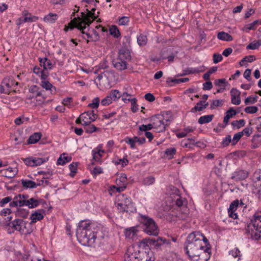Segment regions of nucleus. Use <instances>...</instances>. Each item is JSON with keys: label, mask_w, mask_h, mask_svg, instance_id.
<instances>
[{"label": "nucleus", "mask_w": 261, "mask_h": 261, "mask_svg": "<svg viewBox=\"0 0 261 261\" xmlns=\"http://www.w3.org/2000/svg\"><path fill=\"white\" fill-rule=\"evenodd\" d=\"M12 217V216H8L6 218H4V219L1 222L2 226L5 227H9L12 223L13 222Z\"/></svg>", "instance_id": "obj_42"}, {"label": "nucleus", "mask_w": 261, "mask_h": 261, "mask_svg": "<svg viewBox=\"0 0 261 261\" xmlns=\"http://www.w3.org/2000/svg\"><path fill=\"white\" fill-rule=\"evenodd\" d=\"M65 153H63L57 160V164L63 165L66 163L69 162L71 160V157L69 156H65Z\"/></svg>", "instance_id": "obj_26"}, {"label": "nucleus", "mask_w": 261, "mask_h": 261, "mask_svg": "<svg viewBox=\"0 0 261 261\" xmlns=\"http://www.w3.org/2000/svg\"><path fill=\"white\" fill-rule=\"evenodd\" d=\"M251 125V123L250 122L248 126L243 129L242 131L240 132L243 136L245 135L247 137H249L251 135L253 132V128Z\"/></svg>", "instance_id": "obj_39"}, {"label": "nucleus", "mask_w": 261, "mask_h": 261, "mask_svg": "<svg viewBox=\"0 0 261 261\" xmlns=\"http://www.w3.org/2000/svg\"><path fill=\"white\" fill-rule=\"evenodd\" d=\"M258 111V108L256 106H249L245 108L244 111L248 114H254Z\"/></svg>", "instance_id": "obj_51"}, {"label": "nucleus", "mask_w": 261, "mask_h": 261, "mask_svg": "<svg viewBox=\"0 0 261 261\" xmlns=\"http://www.w3.org/2000/svg\"><path fill=\"white\" fill-rule=\"evenodd\" d=\"M255 60V57L253 55H250L249 56L245 57L240 62V65L241 66L244 65V63L245 62H252L254 60Z\"/></svg>", "instance_id": "obj_49"}, {"label": "nucleus", "mask_w": 261, "mask_h": 261, "mask_svg": "<svg viewBox=\"0 0 261 261\" xmlns=\"http://www.w3.org/2000/svg\"><path fill=\"white\" fill-rule=\"evenodd\" d=\"M12 213V210L9 208H3L0 211V216L1 217H6L8 215H10Z\"/></svg>", "instance_id": "obj_61"}, {"label": "nucleus", "mask_w": 261, "mask_h": 261, "mask_svg": "<svg viewBox=\"0 0 261 261\" xmlns=\"http://www.w3.org/2000/svg\"><path fill=\"white\" fill-rule=\"evenodd\" d=\"M29 214L28 210H27L24 208H17V211L16 212V215L18 216L23 218H25L28 217Z\"/></svg>", "instance_id": "obj_33"}, {"label": "nucleus", "mask_w": 261, "mask_h": 261, "mask_svg": "<svg viewBox=\"0 0 261 261\" xmlns=\"http://www.w3.org/2000/svg\"><path fill=\"white\" fill-rule=\"evenodd\" d=\"M137 230L134 227L126 229L125 231V236L128 239H133L137 235Z\"/></svg>", "instance_id": "obj_29"}, {"label": "nucleus", "mask_w": 261, "mask_h": 261, "mask_svg": "<svg viewBox=\"0 0 261 261\" xmlns=\"http://www.w3.org/2000/svg\"><path fill=\"white\" fill-rule=\"evenodd\" d=\"M33 72L40 76L42 80H46L48 73L47 71L42 70L40 67L35 66L33 68Z\"/></svg>", "instance_id": "obj_19"}, {"label": "nucleus", "mask_w": 261, "mask_h": 261, "mask_svg": "<svg viewBox=\"0 0 261 261\" xmlns=\"http://www.w3.org/2000/svg\"><path fill=\"white\" fill-rule=\"evenodd\" d=\"M224 100H219V99H216L213 100L212 101V103L210 106V109L211 110H214L215 109L216 107L222 106L223 105Z\"/></svg>", "instance_id": "obj_44"}, {"label": "nucleus", "mask_w": 261, "mask_h": 261, "mask_svg": "<svg viewBox=\"0 0 261 261\" xmlns=\"http://www.w3.org/2000/svg\"><path fill=\"white\" fill-rule=\"evenodd\" d=\"M48 160V158H34L33 157L32 164L34 166H39L43 163L46 162Z\"/></svg>", "instance_id": "obj_27"}, {"label": "nucleus", "mask_w": 261, "mask_h": 261, "mask_svg": "<svg viewBox=\"0 0 261 261\" xmlns=\"http://www.w3.org/2000/svg\"><path fill=\"white\" fill-rule=\"evenodd\" d=\"M154 128L152 123L148 124L147 125L142 124L139 126V130L140 131L147 132L148 130H150Z\"/></svg>", "instance_id": "obj_58"}, {"label": "nucleus", "mask_w": 261, "mask_h": 261, "mask_svg": "<svg viewBox=\"0 0 261 261\" xmlns=\"http://www.w3.org/2000/svg\"><path fill=\"white\" fill-rule=\"evenodd\" d=\"M165 116L164 114H158L151 117L152 124L157 132H163L165 130L167 126L165 125Z\"/></svg>", "instance_id": "obj_10"}, {"label": "nucleus", "mask_w": 261, "mask_h": 261, "mask_svg": "<svg viewBox=\"0 0 261 261\" xmlns=\"http://www.w3.org/2000/svg\"><path fill=\"white\" fill-rule=\"evenodd\" d=\"M42 136L41 133H35L31 135L28 140V144H35L37 143Z\"/></svg>", "instance_id": "obj_23"}, {"label": "nucleus", "mask_w": 261, "mask_h": 261, "mask_svg": "<svg viewBox=\"0 0 261 261\" xmlns=\"http://www.w3.org/2000/svg\"><path fill=\"white\" fill-rule=\"evenodd\" d=\"M242 136L243 135L240 132L234 134L231 141V145H235L240 140Z\"/></svg>", "instance_id": "obj_52"}, {"label": "nucleus", "mask_w": 261, "mask_h": 261, "mask_svg": "<svg viewBox=\"0 0 261 261\" xmlns=\"http://www.w3.org/2000/svg\"><path fill=\"white\" fill-rule=\"evenodd\" d=\"M165 153L169 159H171L176 153V149L175 148H168L165 150Z\"/></svg>", "instance_id": "obj_48"}, {"label": "nucleus", "mask_w": 261, "mask_h": 261, "mask_svg": "<svg viewBox=\"0 0 261 261\" xmlns=\"http://www.w3.org/2000/svg\"><path fill=\"white\" fill-rule=\"evenodd\" d=\"M214 117L213 114L204 115L199 118L198 122L200 124L209 123L212 121Z\"/></svg>", "instance_id": "obj_25"}, {"label": "nucleus", "mask_w": 261, "mask_h": 261, "mask_svg": "<svg viewBox=\"0 0 261 261\" xmlns=\"http://www.w3.org/2000/svg\"><path fill=\"white\" fill-rule=\"evenodd\" d=\"M248 176V173L242 170L234 172L231 176V178L236 181L245 179Z\"/></svg>", "instance_id": "obj_16"}, {"label": "nucleus", "mask_w": 261, "mask_h": 261, "mask_svg": "<svg viewBox=\"0 0 261 261\" xmlns=\"http://www.w3.org/2000/svg\"><path fill=\"white\" fill-rule=\"evenodd\" d=\"M204 110L202 105L199 103V101L196 103L195 106L191 109V112L196 113L198 111H202Z\"/></svg>", "instance_id": "obj_56"}, {"label": "nucleus", "mask_w": 261, "mask_h": 261, "mask_svg": "<svg viewBox=\"0 0 261 261\" xmlns=\"http://www.w3.org/2000/svg\"><path fill=\"white\" fill-rule=\"evenodd\" d=\"M252 178L254 182H260L261 183V171L259 173H254Z\"/></svg>", "instance_id": "obj_64"}, {"label": "nucleus", "mask_w": 261, "mask_h": 261, "mask_svg": "<svg viewBox=\"0 0 261 261\" xmlns=\"http://www.w3.org/2000/svg\"><path fill=\"white\" fill-rule=\"evenodd\" d=\"M245 230L252 239H261V211L256 212L247 222Z\"/></svg>", "instance_id": "obj_6"}, {"label": "nucleus", "mask_w": 261, "mask_h": 261, "mask_svg": "<svg viewBox=\"0 0 261 261\" xmlns=\"http://www.w3.org/2000/svg\"><path fill=\"white\" fill-rule=\"evenodd\" d=\"M127 181V179L126 177V175L124 173L121 174L119 178L116 179V182L117 185H120L122 186H126Z\"/></svg>", "instance_id": "obj_31"}, {"label": "nucleus", "mask_w": 261, "mask_h": 261, "mask_svg": "<svg viewBox=\"0 0 261 261\" xmlns=\"http://www.w3.org/2000/svg\"><path fill=\"white\" fill-rule=\"evenodd\" d=\"M257 96H249L247 98H246L245 100V103L246 105H249V104H253L257 102Z\"/></svg>", "instance_id": "obj_50"}, {"label": "nucleus", "mask_w": 261, "mask_h": 261, "mask_svg": "<svg viewBox=\"0 0 261 261\" xmlns=\"http://www.w3.org/2000/svg\"><path fill=\"white\" fill-rule=\"evenodd\" d=\"M231 137L230 135H227L225 138H224L221 143L223 147H226L228 146L229 143L231 142Z\"/></svg>", "instance_id": "obj_59"}, {"label": "nucleus", "mask_w": 261, "mask_h": 261, "mask_svg": "<svg viewBox=\"0 0 261 261\" xmlns=\"http://www.w3.org/2000/svg\"><path fill=\"white\" fill-rule=\"evenodd\" d=\"M163 114L165 116V119H164L165 125L168 126L173 119L172 113L170 111H167Z\"/></svg>", "instance_id": "obj_37"}, {"label": "nucleus", "mask_w": 261, "mask_h": 261, "mask_svg": "<svg viewBox=\"0 0 261 261\" xmlns=\"http://www.w3.org/2000/svg\"><path fill=\"white\" fill-rule=\"evenodd\" d=\"M203 70H200L198 68H189L187 70H184V72L180 74V76H183L186 75H188L190 74H193L195 73H198L199 72H202Z\"/></svg>", "instance_id": "obj_43"}, {"label": "nucleus", "mask_w": 261, "mask_h": 261, "mask_svg": "<svg viewBox=\"0 0 261 261\" xmlns=\"http://www.w3.org/2000/svg\"><path fill=\"white\" fill-rule=\"evenodd\" d=\"M260 137V135L257 134L255 135L252 137V144L251 147L252 148H257L259 145H260V143L256 141V138Z\"/></svg>", "instance_id": "obj_46"}, {"label": "nucleus", "mask_w": 261, "mask_h": 261, "mask_svg": "<svg viewBox=\"0 0 261 261\" xmlns=\"http://www.w3.org/2000/svg\"><path fill=\"white\" fill-rule=\"evenodd\" d=\"M113 65L114 67L119 71H122L127 68V63L125 61L120 58H117L113 60Z\"/></svg>", "instance_id": "obj_14"}, {"label": "nucleus", "mask_w": 261, "mask_h": 261, "mask_svg": "<svg viewBox=\"0 0 261 261\" xmlns=\"http://www.w3.org/2000/svg\"><path fill=\"white\" fill-rule=\"evenodd\" d=\"M108 95L112 100H116L121 97L120 92L117 90L111 91Z\"/></svg>", "instance_id": "obj_32"}, {"label": "nucleus", "mask_w": 261, "mask_h": 261, "mask_svg": "<svg viewBox=\"0 0 261 261\" xmlns=\"http://www.w3.org/2000/svg\"><path fill=\"white\" fill-rule=\"evenodd\" d=\"M12 200V198L11 196L5 197L0 201V206L4 207L6 204L10 202Z\"/></svg>", "instance_id": "obj_63"}, {"label": "nucleus", "mask_w": 261, "mask_h": 261, "mask_svg": "<svg viewBox=\"0 0 261 261\" xmlns=\"http://www.w3.org/2000/svg\"><path fill=\"white\" fill-rule=\"evenodd\" d=\"M27 222L22 219H16L13 221V222L8 228V231L10 233L14 232L15 230L19 231L21 233L27 234L29 232L26 230V224Z\"/></svg>", "instance_id": "obj_9"}, {"label": "nucleus", "mask_w": 261, "mask_h": 261, "mask_svg": "<svg viewBox=\"0 0 261 261\" xmlns=\"http://www.w3.org/2000/svg\"><path fill=\"white\" fill-rule=\"evenodd\" d=\"M197 250L189 257L193 261H207L211 257L210 245Z\"/></svg>", "instance_id": "obj_8"}, {"label": "nucleus", "mask_w": 261, "mask_h": 261, "mask_svg": "<svg viewBox=\"0 0 261 261\" xmlns=\"http://www.w3.org/2000/svg\"><path fill=\"white\" fill-rule=\"evenodd\" d=\"M78 166L77 162H73L69 165V168L70 170V175L73 177L77 172V167Z\"/></svg>", "instance_id": "obj_40"}, {"label": "nucleus", "mask_w": 261, "mask_h": 261, "mask_svg": "<svg viewBox=\"0 0 261 261\" xmlns=\"http://www.w3.org/2000/svg\"><path fill=\"white\" fill-rule=\"evenodd\" d=\"M150 247L156 249V251H170L171 240L162 237H158L156 239L145 238L138 242V246H135V248H137L138 250H147V249H150Z\"/></svg>", "instance_id": "obj_3"}, {"label": "nucleus", "mask_w": 261, "mask_h": 261, "mask_svg": "<svg viewBox=\"0 0 261 261\" xmlns=\"http://www.w3.org/2000/svg\"><path fill=\"white\" fill-rule=\"evenodd\" d=\"M98 128L93 124H89L87 127H84V130L87 133H92L95 132Z\"/></svg>", "instance_id": "obj_55"}, {"label": "nucleus", "mask_w": 261, "mask_h": 261, "mask_svg": "<svg viewBox=\"0 0 261 261\" xmlns=\"http://www.w3.org/2000/svg\"><path fill=\"white\" fill-rule=\"evenodd\" d=\"M175 192L177 193V198H176L175 200V204L177 206H178L179 207H181V206L186 207L187 204V200L185 198L180 197L178 195L179 191L178 189H176Z\"/></svg>", "instance_id": "obj_20"}, {"label": "nucleus", "mask_w": 261, "mask_h": 261, "mask_svg": "<svg viewBox=\"0 0 261 261\" xmlns=\"http://www.w3.org/2000/svg\"><path fill=\"white\" fill-rule=\"evenodd\" d=\"M217 38L220 40L225 41H231L233 40L232 37L225 32H219L217 35Z\"/></svg>", "instance_id": "obj_22"}, {"label": "nucleus", "mask_w": 261, "mask_h": 261, "mask_svg": "<svg viewBox=\"0 0 261 261\" xmlns=\"http://www.w3.org/2000/svg\"><path fill=\"white\" fill-rule=\"evenodd\" d=\"M140 220L144 226V230L147 234L150 236H157L158 234V227L152 218L145 215H140Z\"/></svg>", "instance_id": "obj_7"}, {"label": "nucleus", "mask_w": 261, "mask_h": 261, "mask_svg": "<svg viewBox=\"0 0 261 261\" xmlns=\"http://www.w3.org/2000/svg\"><path fill=\"white\" fill-rule=\"evenodd\" d=\"M76 237L79 242L83 246H93L96 239L103 238L101 229L95 227L87 220L79 222L76 229Z\"/></svg>", "instance_id": "obj_1"}, {"label": "nucleus", "mask_w": 261, "mask_h": 261, "mask_svg": "<svg viewBox=\"0 0 261 261\" xmlns=\"http://www.w3.org/2000/svg\"><path fill=\"white\" fill-rule=\"evenodd\" d=\"M125 261H154L150 249L138 250L134 245L129 246L125 253Z\"/></svg>", "instance_id": "obj_4"}, {"label": "nucleus", "mask_w": 261, "mask_h": 261, "mask_svg": "<svg viewBox=\"0 0 261 261\" xmlns=\"http://www.w3.org/2000/svg\"><path fill=\"white\" fill-rule=\"evenodd\" d=\"M188 140L190 141L189 143H185L184 145V147H191V145H194L195 144L196 146H198V143L199 142H195V138H188Z\"/></svg>", "instance_id": "obj_60"}, {"label": "nucleus", "mask_w": 261, "mask_h": 261, "mask_svg": "<svg viewBox=\"0 0 261 261\" xmlns=\"http://www.w3.org/2000/svg\"><path fill=\"white\" fill-rule=\"evenodd\" d=\"M18 205L19 207L27 206L29 208H33L38 206L39 202L34 198H31L29 199H21L17 198Z\"/></svg>", "instance_id": "obj_11"}, {"label": "nucleus", "mask_w": 261, "mask_h": 261, "mask_svg": "<svg viewBox=\"0 0 261 261\" xmlns=\"http://www.w3.org/2000/svg\"><path fill=\"white\" fill-rule=\"evenodd\" d=\"M41 86L46 90H50L51 94H55L56 92V88L53 86L48 81L46 80H42L41 82Z\"/></svg>", "instance_id": "obj_21"}, {"label": "nucleus", "mask_w": 261, "mask_h": 261, "mask_svg": "<svg viewBox=\"0 0 261 261\" xmlns=\"http://www.w3.org/2000/svg\"><path fill=\"white\" fill-rule=\"evenodd\" d=\"M231 125L234 128L239 129L241 127H243L245 125V121L244 119L239 120H235L231 122Z\"/></svg>", "instance_id": "obj_38"}, {"label": "nucleus", "mask_w": 261, "mask_h": 261, "mask_svg": "<svg viewBox=\"0 0 261 261\" xmlns=\"http://www.w3.org/2000/svg\"><path fill=\"white\" fill-rule=\"evenodd\" d=\"M260 46H261V40L254 41L251 42L247 46L246 48L248 49H257Z\"/></svg>", "instance_id": "obj_36"}, {"label": "nucleus", "mask_w": 261, "mask_h": 261, "mask_svg": "<svg viewBox=\"0 0 261 261\" xmlns=\"http://www.w3.org/2000/svg\"><path fill=\"white\" fill-rule=\"evenodd\" d=\"M206 245H209L207 238L200 231H196L190 233L187 237L184 249L186 254L189 256L199 249L206 247Z\"/></svg>", "instance_id": "obj_2"}, {"label": "nucleus", "mask_w": 261, "mask_h": 261, "mask_svg": "<svg viewBox=\"0 0 261 261\" xmlns=\"http://www.w3.org/2000/svg\"><path fill=\"white\" fill-rule=\"evenodd\" d=\"M154 181V177L151 176H149L144 178L142 181V183L145 186H149L153 184Z\"/></svg>", "instance_id": "obj_45"}, {"label": "nucleus", "mask_w": 261, "mask_h": 261, "mask_svg": "<svg viewBox=\"0 0 261 261\" xmlns=\"http://www.w3.org/2000/svg\"><path fill=\"white\" fill-rule=\"evenodd\" d=\"M101 148L100 146H98L96 148L92 150L93 160L96 162H101L102 153L105 152Z\"/></svg>", "instance_id": "obj_18"}, {"label": "nucleus", "mask_w": 261, "mask_h": 261, "mask_svg": "<svg viewBox=\"0 0 261 261\" xmlns=\"http://www.w3.org/2000/svg\"><path fill=\"white\" fill-rule=\"evenodd\" d=\"M227 82L225 79H217L215 81L214 84L216 86L221 87L223 84L225 87L227 84Z\"/></svg>", "instance_id": "obj_57"}, {"label": "nucleus", "mask_w": 261, "mask_h": 261, "mask_svg": "<svg viewBox=\"0 0 261 261\" xmlns=\"http://www.w3.org/2000/svg\"><path fill=\"white\" fill-rule=\"evenodd\" d=\"M57 19L56 14L49 13L44 17V21L47 22L54 23Z\"/></svg>", "instance_id": "obj_34"}, {"label": "nucleus", "mask_w": 261, "mask_h": 261, "mask_svg": "<svg viewBox=\"0 0 261 261\" xmlns=\"http://www.w3.org/2000/svg\"><path fill=\"white\" fill-rule=\"evenodd\" d=\"M166 82L170 86H172L175 84H178L179 83V79H172L171 77H168L167 79Z\"/></svg>", "instance_id": "obj_62"}, {"label": "nucleus", "mask_w": 261, "mask_h": 261, "mask_svg": "<svg viewBox=\"0 0 261 261\" xmlns=\"http://www.w3.org/2000/svg\"><path fill=\"white\" fill-rule=\"evenodd\" d=\"M110 33L115 38H118L120 36V31L116 25H112L109 29Z\"/></svg>", "instance_id": "obj_30"}, {"label": "nucleus", "mask_w": 261, "mask_h": 261, "mask_svg": "<svg viewBox=\"0 0 261 261\" xmlns=\"http://www.w3.org/2000/svg\"><path fill=\"white\" fill-rule=\"evenodd\" d=\"M147 38L146 35L140 34L137 37V42L140 46H144L147 43Z\"/></svg>", "instance_id": "obj_35"}, {"label": "nucleus", "mask_w": 261, "mask_h": 261, "mask_svg": "<svg viewBox=\"0 0 261 261\" xmlns=\"http://www.w3.org/2000/svg\"><path fill=\"white\" fill-rule=\"evenodd\" d=\"M86 114H81V118H83V122L82 125H84L85 127H87L89 124H91L92 122H93L95 120V118L94 117L90 118V120H88V117L84 116Z\"/></svg>", "instance_id": "obj_41"}, {"label": "nucleus", "mask_w": 261, "mask_h": 261, "mask_svg": "<svg viewBox=\"0 0 261 261\" xmlns=\"http://www.w3.org/2000/svg\"><path fill=\"white\" fill-rule=\"evenodd\" d=\"M118 209L127 213L132 212L133 209V204L130 198H126L124 201L117 205Z\"/></svg>", "instance_id": "obj_12"}, {"label": "nucleus", "mask_w": 261, "mask_h": 261, "mask_svg": "<svg viewBox=\"0 0 261 261\" xmlns=\"http://www.w3.org/2000/svg\"><path fill=\"white\" fill-rule=\"evenodd\" d=\"M231 101L233 105H239L241 103L240 92L235 88L230 91Z\"/></svg>", "instance_id": "obj_15"}, {"label": "nucleus", "mask_w": 261, "mask_h": 261, "mask_svg": "<svg viewBox=\"0 0 261 261\" xmlns=\"http://www.w3.org/2000/svg\"><path fill=\"white\" fill-rule=\"evenodd\" d=\"M128 101H130L131 103V110L133 112H136L138 110V105L137 104V99L135 98L128 99Z\"/></svg>", "instance_id": "obj_47"}, {"label": "nucleus", "mask_w": 261, "mask_h": 261, "mask_svg": "<svg viewBox=\"0 0 261 261\" xmlns=\"http://www.w3.org/2000/svg\"><path fill=\"white\" fill-rule=\"evenodd\" d=\"M118 58L122 60H130L131 55L129 50L125 48H121L118 53Z\"/></svg>", "instance_id": "obj_17"}, {"label": "nucleus", "mask_w": 261, "mask_h": 261, "mask_svg": "<svg viewBox=\"0 0 261 261\" xmlns=\"http://www.w3.org/2000/svg\"><path fill=\"white\" fill-rule=\"evenodd\" d=\"M233 156H236L238 158H242L246 155V152L244 150H238L234 151L231 153Z\"/></svg>", "instance_id": "obj_53"}, {"label": "nucleus", "mask_w": 261, "mask_h": 261, "mask_svg": "<svg viewBox=\"0 0 261 261\" xmlns=\"http://www.w3.org/2000/svg\"><path fill=\"white\" fill-rule=\"evenodd\" d=\"M229 254L231 255L233 257L237 258V261L241 259V251L238 248H234L229 252Z\"/></svg>", "instance_id": "obj_28"}, {"label": "nucleus", "mask_w": 261, "mask_h": 261, "mask_svg": "<svg viewBox=\"0 0 261 261\" xmlns=\"http://www.w3.org/2000/svg\"><path fill=\"white\" fill-rule=\"evenodd\" d=\"M87 14L84 12L81 13V17L74 18L68 24V26H65L64 31L67 32L69 29L72 30L74 28H77L80 30H83L86 28V25L89 26L90 24L95 20L97 16L94 15V13L88 9H87Z\"/></svg>", "instance_id": "obj_5"}, {"label": "nucleus", "mask_w": 261, "mask_h": 261, "mask_svg": "<svg viewBox=\"0 0 261 261\" xmlns=\"http://www.w3.org/2000/svg\"><path fill=\"white\" fill-rule=\"evenodd\" d=\"M99 105V99L98 97H95L93 99L92 102L89 103L88 106L93 109H97Z\"/></svg>", "instance_id": "obj_54"}, {"label": "nucleus", "mask_w": 261, "mask_h": 261, "mask_svg": "<svg viewBox=\"0 0 261 261\" xmlns=\"http://www.w3.org/2000/svg\"><path fill=\"white\" fill-rule=\"evenodd\" d=\"M21 182L23 187H24L25 189H33L37 187V184L32 180L22 179Z\"/></svg>", "instance_id": "obj_24"}, {"label": "nucleus", "mask_w": 261, "mask_h": 261, "mask_svg": "<svg viewBox=\"0 0 261 261\" xmlns=\"http://www.w3.org/2000/svg\"><path fill=\"white\" fill-rule=\"evenodd\" d=\"M45 213V211L43 209H39L32 213L30 217L31 220V223H36L37 221L42 220L44 217L43 214H44Z\"/></svg>", "instance_id": "obj_13"}]
</instances>
